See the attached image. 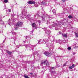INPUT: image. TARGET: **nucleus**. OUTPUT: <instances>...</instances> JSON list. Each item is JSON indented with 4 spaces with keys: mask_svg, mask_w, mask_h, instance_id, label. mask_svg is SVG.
<instances>
[{
    "mask_svg": "<svg viewBox=\"0 0 78 78\" xmlns=\"http://www.w3.org/2000/svg\"><path fill=\"white\" fill-rule=\"evenodd\" d=\"M44 29H45V30H44V31L46 32V35H47V36H48L49 34L51 33V31L50 30H47V28H44Z\"/></svg>",
    "mask_w": 78,
    "mask_h": 78,
    "instance_id": "obj_3",
    "label": "nucleus"
},
{
    "mask_svg": "<svg viewBox=\"0 0 78 78\" xmlns=\"http://www.w3.org/2000/svg\"><path fill=\"white\" fill-rule=\"evenodd\" d=\"M55 25H57V24L55 23V24H52V26L53 27H55Z\"/></svg>",
    "mask_w": 78,
    "mask_h": 78,
    "instance_id": "obj_19",
    "label": "nucleus"
},
{
    "mask_svg": "<svg viewBox=\"0 0 78 78\" xmlns=\"http://www.w3.org/2000/svg\"><path fill=\"white\" fill-rule=\"evenodd\" d=\"M8 11L9 12H11V9H9Z\"/></svg>",
    "mask_w": 78,
    "mask_h": 78,
    "instance_id": "obj_25",
    "label": "nucleus"
},
{
    "mask_svg": "<svg viewBox=\"0 0 78 78\" xmlns=\"http://www.w3.org/2000/svg\"><path fill=\"white\" fill-rule=\"evenodd\" d=\"M75 34L76 37H78V34L76 32H75Z\"/></svg>",
    "mask_w": 78,
    "mask_h": 78,
    "instance_id": "obj_16",
    "label": "nucleus"
},
{
    "mask_svg": "<svg viewBox=\"0 0 78 78\" xmlns=\"http://www.w3.org/2000/svg\"><path fill=\"white\" fill-rule=\"evenodd\" d=\"M41 5H47V3L46 2H42L41 3Z\"/></svg>",
    "mask_w": 78,
    "mask_h": 78,
    "instance_id": "obj_10",
    "label": "nucleus"
},
{
    "mask_svg": "<svg viewBox=\"0 0 78 78\" xmlns=\"http://www.w3.org/2000/svg\"><path fill=\"white\" fill-rule=\"evenodd\" d=\"M12 34H15V35H16V33H15V32H14V33H12Z\"/></svg>",
    "mask_w": 78,
    "mask_h": 78,
    "instance_id": "obj_30",
    "label": "nucleus"
},
{
    "mask_svg": "<svg viewBox=\"0 0 78 78\" xmlns=\"http://www.w3.org/2000/svg\"><path fill=\"white\" fill-rule=\"evenodd\" d=\"M4 2L5 3H8V0H4Z\"/></svg>",
    "mask_w": 78,
    "mask_h": 78,
    "instance_id": "obj_20",
    "label": "nucleus"
},
{
    "mask_svg": "<svg viewBox=\"0 0 78 78\" xmlns=\"http://www.w3.org/2000/svg\"><path fill=\"white\" fill-rule=\"evenodd\" d=\"M52 12H53V13H54V14H55L56 13V11L55 9H53L52 10Z\"/></svg>",
    "mask_w": 78,
    "mask_h": 78,
    "instance_id": "obj_18",
    "label": "nucleus"
},
{
    "mask_svg": "<svg viewBox=\"0 0 78 78\" xmlns=\"http://www.w3.org/2000/svg\"><path fill=\"white\" fill-rule=\"evenodd\" d=\"M62 2H66V1H67V0H62Z\"/></svg>",
    "mask_w": 78,
    "mask_h": 78,
    "instance_id": "obj_24",
    "label": "nucleus"
},
{
    "mask_svg": "<svg viewBox=\"0 0 78 78\" xmlns=\"http://www.w3.org/2000/svg\"><path fill=\"white\" fill-rule=\"evenodd\" d=\"M0 24L2 25H3L4 24V22L2 20V19H0Z\"/></svg>",
    "mask_w": 78,
    "mask_h": 78,
    "instance_id": "obj_9",
    "label": "nucleus"
},
{
    "mask_svg": "<svg viewBox=\"0 0 78 78\" xmlns=\"http://www.w3.org/2000/svg\"><path fill=\"white\" fill-rule=\"evenodd\" d=\"M43 40H40L39 41H38V44H40V43H41V42H42Z\"/></svg>",
    "mask_w": 78,
    "mask_h": 78,
    "instance_id": "obj_15",
    "label": "nucleus"
},
{
    "mask_svg": "<svg viewBox=\"0 0 78 78\" xmlns=\"http://www.w3.org/2000/svg\"><path fill=\"white\" fill-rule=\"evenodd\" d=\"M42 20H45V17H42Z\"/></svg>",
    "mask_w": 78,
    "mask_h": 78,
    "instance_id": "obj_23",
    "label": "nucleus"
},
{
    "mask_svg": "<svg viewBox=\"0 0 78 78\" xmlns=\"http://www.w3.org/2000/svg\"><path fill=\"white\" fill-rule=\"evenodd\" d=\"M75 67V65L74 64H73L72 65V66H71L69 67V68L70 69H72L74 68V67Z\"/></svg>",
    "mask_w": 78,
    "mask_h": 78,
    "instance_id": "obj_7",
    "label": "nucleus"
},
{
    "mask_svg": "<svg viewBox=\"0 0 78 78\" xmlns=\"http://www.w3.org/2000/svg\"><path fill=\"white\" fill-rule=\"evenodd\" d=\"M68 18H69V19H71V18H73V17L72 16H70V15H69L68 16Z\"/></svg>",
    "mask_w": 78,
    "mask_h": 78,
    "instance_id": "obj_21",
    "label": "nucleus"
},
{
    "mask_svg": "<svg viewBox=\"0 0 78 78\" xmlns=\"http://www.w3.org/2000/svg\"><path fill=\"white\" fill-rule=\"evenodd\" d=\"M27 17H28V20H30V19L31 18V17H30V15H27Z\"/></svg>",
    "mask_w": 78,
    "mask_h": 78,
    "instance_id": "obj_17",
    "label": "nucleus"
},
{
    "mask_svg": "<svg viewBox=\"0 0 78 78\" xmlns=\"http://www.w3.org/2000/svg\"><path fill=\"white\" fill-rule=\"evenodd\" d=\"M64 66H66V64H64L63 65Z\"/></svg>",
    "mask_w": 78,
    "mask_h": 78,
    "instance_id": "obj_37",
    "label": "nucleus"
},
{
    "mask_svg": "<svg viewBox=\"0 0 78 78\" xmlns=\"http://www.w3.org/2000/svg\"><path fill=\"white\" fill-rule=\"evenodd\" d=\"M35 7H37V6H38V5H35Z\"/></svg>",
    "mask_w": 78,
    "mask_h": 78,
    "instance_id": "obj_29",
    "label": "nucleus"
},
{
    "mask_svg": "<svg viewBox=\"0 0 78 78\" xmlns=\"http://www.w3.org/2000/svg\"><path fill=\"white\" fill-rule=\"evenodd\" d=\"M6 52L8 54H9V55H11V53H12V52H10L8 50L6 51Z\"/></svg>",
    "mask_w": 78,
    "mask_h": 78,
    "instance_id": "obj_12",
    "label": "nucleus"
},
{
    "mask_svg": "<svg viewBox=\"0 0 78 78\" xmlns=\"http://www.w3.org/2000/svg\"><path fill=\"white\" fill-rule=\"evenodd\" d=\"M38 23H41V21L38 20Z\"/></svg>",
    "mask_w": 78,
    "mask_h": 78,
    "instance_id": "obj_32",
    "label": "nucleus"
},
{
    "mask_svg": "<svg viewBox=\"0 0 78 78\" xmlns=\"http://www.w3.org/2000/svg\"><path fill=\"white\" fill-rule=\"evenodd\" d=\"M9 20H10V19H9V20H8V22H9Z\"/></svg>",
    "mask_w": 78,
    "mask_h": 78,
    "instance_id": "obj_34",
    "label": "nucleus"
},
{
    "mask_svg": "<svg viewBox=\"0 0 78 78\" xmlns=\"http://www.w3.org/2000/svg\"><path fill=\"white\" fill-rule=\"evenodd\" d=\"M71 47H68L67 48L68 50H71Z\"/></svg>",
    "mask_w": 78,
    "mask_h": 78,
    "instance_id": "obj_22",
    "label": "nucleus"
},
{
    "mask_svg": "<svg viewBox=\"0 0 78 78\" xmlns=\"http://www.w3.org/2000/svg\"><path fill=\"white\" fill-rule=\"evenodd\" d=\"M56 30H56V29H55Z\"/></svg>",
    "mask_w": 78,
    "mask_h": 78,
    "instance_id": "obj_40",
    "label": "nucleus"
},
{
    "mask_svg": "<svg viewBox=\"0 0 78 78\" xmlns=\"http://www.w3.org/2000/svg\"><path fill=\"white\" fill-rule=\"evenodd\" d=\"M27 37H28V36H26V39H27Z\"/></svg>",
    "mask_w": 78,
    "mask_h": 78,
    "instance_id": "obj_36",
    "label": "nucleus"
},
{
    "mask_svg": "<svg viewBox=\"0 0 78 78\" xmlns=\"http://www.w3.org/2000/svg\"><path fill=\"white\" fill-rule=\"evenodd\" d=\"M73 55H75V54H74V53H73Z\"/></svg>",
    "mask_w": 78,
    "mask_h": 78,
    "instance_id": "obj_41",
    "label": "nucleus"
},
{
    "mask_svg": "<svg viewBox=\"0 0 78 78\" xmlns=\"http://www.w3.org/2000/svg\"><path fill=\"white\" fill-rule=\"evenodd\" d=\"M55 68V67H51V69L52 70V69H54Z\"/></svg>",
    "mask_w": 78,
    "mask_h": 78,
    "instance_id": "obj_28",
    "label": "nucleus"
},
{
    "mask_svg": "<svg viewBox=\"0 0 78 78\" xmlns=\"http://www.w3.org/2000/svg\"><path fill=\"white\" fill-rule=\"evenodd\" d=\"M59 34H61L60 32H59Z\"/></svg>",
    "mask_w": 78,
    "mask_h": 78,
    "instance_id": "obj_39",
    "label": "nucleus"
},
{
    "mask_svg": "<svg viewBox=\"0 0 78 78\" xmlns=\"http://www.w3.org/2000/svg\"><path fill=\"white\" fill-rule=\"evenodd\" d=\"M62 36L64 37H66V38L67 37V34H62Z\"/></svg>",
    "mask_w": 78,
    "mask_h": 78,
    "instance_id": "obj_8",
    "label": "nucleus"
},
{
    "mask_svg": "<svg viewBox=\"0 0 78 78\" xmlns=\"http://www.w3.org/2000/svg\"><path fill=\"white\" fill-rule=\"evenodd\" d=\"M41 66H42L43 64H44V65H46L47 66H49V63L47 62V61L45 60L43 62H42L41 63Z\"/></svg>",
    "mask_w": 78,
    "mask_h": 78,
    "instance_id": "obj_2",
    "label": "nucleus"
},
{
    "mask_svg": "<svg viewBox=\"0 0 78 78\" xmlns=\"http://www.w3.org/2000/svg\"><path fill=\"white\" fill-rule=\"evenodd\" d=\"M5 78H10L9 77L6 76V77H5Z\"/></svg>",
    "mask_w": 78,
    "mask_h": 78,
    "instance_id": "obj_33",
    "label": "nucleus"
},
{
    "mask_svg": "<svg viewBox=\"0 0 78 78\" xmlns=\"http://www.w3.org/2000/svg\"><path fill=\"white\" fill-rule=\"evenodd\" d=\"M32 27H34L35 28H36V24L35 23H33L32 25Z\"/></svg>",
    "mask_w": 78,
    "mask_h": 78,
    "instance_id": "obj_11",
    "label": "nucleus"
},
{
    "mask_svg": "<svg viewBox=\"0 0 78 78\" xmlns=\"http://www.w3.org/2000/svg\"><path fill=\"white\" fill-rule=\"evenodd\" d=\"M55 73V71H51V73Z\"/></svg>",
    "mask_w": 78,
    "mask_h": 78,
    "instance_id": "obj_26",
    "label": "nucleus"
},
{
    "mask_svg": "<svg viewBox=\"0 0 78 78\" xmlns=\"http://www.w3.org/2000/svg\"><path fill=\"white\" fill-rule=\"evenodd\" d=\"M30 48H32L31 49V50H33V48H34V46L30 45Z\"/></svg>",
    "mask_w": 78,
    "mask_h": 78,
    "instance_id": "obj_13",
    "label": "nucleus"
},
{
    "mask_svg": "<svg viewBox=\"0 0 78 78\" xmlns=\"http://www.w3.org/2000/svg\"><path fill=\"white\" fill-rule=\"evenodd\" d=\"M22 24H23V23H22V22H21L20 21L18 22L16 25L17 27L15 28V30H17V29H18V28H19V27H21Z\"/></svg>",
    "mask_w": 78,
    "mask_h": 78,
    "instance_id": "obj_1",
    "label": "nucleus"
},
{
    "mask_svg": "<svg viewBox=\"0 0 78 78\" xmlns=\"http://www.w3.org/2000/svg\"><path fill=\"white\" fill-rule=\"evenodd\" d=\"M27 47H29V45H27Z\"/></svg>",
    "mask_w": 78,
    "mask_h": 78,
    "instance_id": "obj_38",
    "label": "nucleus"
},
{
    "mask_svg": "<svg viewBox=\"0 0 78 78\" xmlns=\"http://www.w3.org/2000/svg\"><path fill=\"white\" fill-rule=\"evenodd\" d=\"M13 28L14 29V28H13L12 29H13Z\"/></svg>",
    "mask_w": 78,
    "mask_h": 78,
    "instance_id": "obj_42",
    "label": "nucleus"
},
{
    "mask_svg": "<svg viewBox=\"0 0 78 78\" xmlns=\"http://www.w3.org/2000/svg\"><path fill=\"white\" fill-rule=\"evenodd\" d=\"M29 4H34L35 5H36L37 3L36 2L33 1H29L28 2H27Z\"/></svg>",
    "mask_w": 78,
    "mask_h": 78,
    "instance_id": "obj_4",
    "label": "nucleus"
},
{
    "mask_svg": "<svg viewBox=\"0 0 78 78\" xmlns=\"http://www.w3.org/2000/svg\"><path fill=\"white\" fill-rule=\"evenodd\" d=\"M24 76V78H30V77H28V75H25Z\"/></svg>",
    "mask_w": 78,
    "mask_h": 78,
    "instance_id": "obj_14",
    "label": "nucleus"
},
{
    "mask_svg": "<svg viewBox=\"0 0 78 78\" xmlns=\"http://www.w3.org/2000/svg\"><path fill=\"white\" fill-rule=\"evenodd\" d=\"M25 47H28V46H27V45L26 44V45H25Z\"/></svg>",
    "mask_w": 78,
    "mask_h": 78,
    "instance_id": "obj_31",
    "label": "nucleus"
},
{
    "mask_svg": "<svg viewBox=\"0 0 78 78\" xmlns=\"http://www.w3.org/2000/svg\"><path fill=\"white\" fill-rule=\"evenodd\" d=\"M48 47L49 50H51V49L52 48L53 49V48H54V46H53V44H52L51 46H48Z\"/></svg>",
    "mask_w": 78,
    "mask_h": 78,
    "instance_id": "obj_5",
    "label": "nucleus"
},
{
    "mask_svg": "<svg viewBox=\"0 0 78 78\" xmlns=\"http://www.w3.org/2000/svg\"><path fill=\"white\" fill-rule=\"evenodd\" d=\"M30 75H33V73H30Z\"/></svg>",
    "mask_w": 78,
    "mask_h": 78,
    "instance_id": "obj_35",
    "label": "nucleus"
},
{
    "mask_svg": "<svg viewBox=\"0 0 78 78\" xmlns=\"http://www.w3.org/2000/svg\"><path fill=\"white\" fill-rule=\"evenodd\" d=\"M59 22H60V23H59V24L60 25H62V22H61V21H59Z\"/></svg>",
    "mask_w": 78,
    "mask_h": 78,
    "instance_id": "obj_27",
    "label": "nucleus"
},
{
    "mask_svg": "<svg viewBox=\"0 0 78 78\" xmlns=\"http://www.w3.org/2000/svg\"><path fill=\"white\" fill-rule=\"evenodd\" d=\"M44 54L48 56H49V55H50V53L48 52H45L44 53Z\"/></svg>",
    "mask_w": 78,
    "mask_h": 78,
    "instance_id": "obj_6",
    "label": "nucleus"
}]
</instances>
